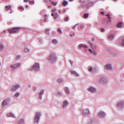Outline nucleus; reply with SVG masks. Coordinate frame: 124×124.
<instances>
[{"mask_svg":"<svg viewBox=\"0 0 124 124\" xmlns=\"http://www.w3.org/2000/svg\"><path fill=\"white\" fill-rule=\"evenodd\" d=\"M101 32H103L104 31V29L103 28H101Z\"/></svg>","mask_w":124,"mask_h":124,"instance_id":"obj_41","label":"nucleus"},{"mask_svg":"<svg viewBox=\"0 0 124 124\" xmlns=\"http://www.w3.org/2000/svg\"><path fill=\"white\" fill-rule=\"evenodd\" d=\"M51 15H52V16H53L54 17V13H52L51 14Z\"/></svg>","mask_w":124,"mask_h":124,"instance_id":"obj_48","label":"nucleus"},{"mask_svg":"<svg viewBox=\"0 0 124 124\" xmlns=\"http://www.w3.org/2000/svg\"><path fill=\"white\" fill-rule=\"evenodd\" d=\"M28 1V0H24L23 2H27Z\"/></svg>","mask_w":124,"mask_h":124,"instance_id":"obj_40","label":"nucleus"},{"mask_svg":"<svg viewBox=\"0 0 124 124\" xmlns=\"http://www.w3.org/2000/svg\"><path fill=\"white\" fill-rule=\"evenodd\" d=\"M46 15H44V16L45 17H46Z\"/></svg>","mask_w":124,"mask_h":124,"instance_id":"obj_51","label":"nucleus"},{"mask_svg":"<svg viewBox=\"0 0 124 124\" xmlns=\"http://www.w3.org/2000/svg\"><path fill=\"white\" fill-rule=\"evenodd\" d=\"M68 104V102L66 101H65L64 102L63 105V108H64Z\"/></svg>","mask_w":124,"mask_h":124,"instance_id":"obj_17","label":"nucleus"},{"mask_svg":"<svg viewBox=\"0 0 124 124\" xmlns=\"http://www.w3.org/2000/svg\"><path fill=\"white\" fill-rule=\"evenodd\" d=\"M34 69L36 70H40L39 64L38 63H36L33 66V68L31 69V70Z\"/></svg>","mask_w":124,"mask_h":124,"instance_id":"obj_4","label":"nucleus"},{"mask_svg":"<svg viewBox=\"0 0 124 124\" xmlns=\"http://www.w3.org/2000/svg\"><path fill=\"white\" fill-rule=\"evenodd\" d=\"M52 4L54 5V6H55V4L54 3V1H52Z\"/></svg>","mask_w":124,"mask_h":124,"instance_id":"obj_42","label":"nucleus"},{"mask_svg":"<svg viewBox=\"0 0 124 124\" xmlns=\"http://www.w3.org/2000/svg\"><path fill=\"white\" fill-rule=\"evenodd\" d=\"M23 122L24 120L22 118H21L18 121V123L20 124H22L23 123Z\"/></svg>","mask_w":124,"mask_h":124,"instance_id":"obj_18","label":"nucleus"},{"mask_svg":"<svg viewBox=\"0 0 124 124\" xmlns=\"http://www.w3.org/2000/svg\"><path fill=\"white\" fill-rule=\"evenodd\" d=\"M72 0H69V1H72Z\"/></svg>","mask_w":124,"mask_h":124,"instance_id":"obj_52","label":"nucleus"},{"mask_svg":"<svg viewBox=\"0 0 124 124\" xmlns=\"http://www.w3.org/2000/svg\"><path fill=\"white\" fill-rule=\"evenodd\" d=\"M104 69L107 70H110L112 69L111 66L110 64H107L104 66Z\"/></svg>","mask_w":124,"mask_h":124,"instance_id":"obj_7","label":"nucleus"},{"mask_svg":"<svg viewBox=\"0 0 124 124\" xmlns=\"http://www.w3.org/2000/svg\"><path fill=\"white\" fill-rule=\"evenodd\" d=\"M101 14H104V12H103V11H101Z\"/></svg>","mask_w":124,"mask_h":124,"instance_id":"obj_46","label":"nucleus"},{"mask_svg":"<svg viewBox=\"0 0 124 124\" xmlns=\"http://www.w3.org/2000/svg\"><path fill=\"white\" fill-rule=\"evenodd\" d=\"M21 65V64L20 63H18L15 64L13 65H11V67L12 70L13 69H16L19 67Z\"/></svg>","mask_w":124,"mask_h":124,"instance_id":"obj_5","label":"nucleus"},{"mask_svg":"<svg viewBox=\"0 0 124 124\" xmlns=\"http://www.w3.org/2000/svg\"><path fill=\"white\" fill-rule=\"evenodd\" d=\"M4 46L2 44H0V50H2L4 49Z\"/></svg>","mask_w":124,"mask_h":124,"instance_id":"obj_25","label":"nucleus"},{"mask_svg":"<svg viewBox=\"0 0 124 124\" xmlns=\"http://www.w3.org/2000/svg\"><path fill=\"white\" fill-rule=\"evenodd\" d=\"M19 29V28L18 27L14 28L12 30H9V33L10 34H12V33H17Z\"/></svg>","mask_w":124,"mask_h":124,"instance_id":"obj_3","label":"nucleus"},{"mask_svg":"<svg viewBox=\"0 0 124 124\" xmlns=\"http://www.w3.org/2000/svg\"><path fill=\"white\" fill-rule=\"evenodd\" d=\"M71 72L72 74H75L76 76H78V74L75 71H74L73 70H72L71 71Z\"/></svg>","mask_w":124,"mask_h":124,"instance_id":"obj_28","label":"nucleus"},{"mask_svg":"<svg viewBox=\"0 0 124 124\" xmlns=\"http://www.w3.org/2000/svg\"><path fill=\"white\" fill-rule=\"evenodd\" d=\"M19 95V93H17L15 94V96L16 97H18Z\"/></svg>","mask_w":124,"mask_h":124,"instance_id":"obj_30","label":"nucleus"},{"mask_svg":"<svg viewBox=\"0 0 124 124\" xmlns=\"http://www.w3.org/2000/svg\"><path fill=\"white\" fill-rule=\"evenodd\" d=\"M83 114L85 115L89 114V110L87 109L84 110L83 112Z\"/></svg>","mask_w":124,"mask_h":124,"instance_id":"obj_11","label":"nucleus"},{"mask_svg":"<svg viewBox=\"0 0 124 124\" xmlns=\"http://www.w3.org/2000/svg\"><path fill=\"white\" fill-rule=\"evenodd\" d=\"M40 114V113L39 112L35 113V116L34 120V123L39 122V120Z\"/></svg>","mask_w":124,"mask_h":124,"instance_id":"obj_2","label":"nucleus"},{"mask_svg":"<svg viewBox=\"0 0 124 124\" xmlns=\"http://www.w3.org/2000/svg\"><path fill=\"white\" fill-rule=\"evenodd\" d=\"M50 30L49 29H47L46 30L45 32L47 34H49L48 31Z\"/></svg>","mask_w":124,"mask_h":124,"instance_id":"obj_31","label":"nucleus"},{"mask_svg":"<svg viewBox=\"0 0 124 124\" xmlns=\"http://www.w3.org/2000/svg\"><path fill=\"white\" fill-rule=\"evenodd\" d=\"M105 115V113L102 112H100L98 113V116L99 117H104Z\"/></svg>","mask_w":124,"mask_h":124,"instance_id":"obj_8","label":"nucleus"},{"mask_svg":"<svg viewBox=\"0 0 124 124\" xmlns=\"http://www.w3.org/2000/svg\"><path fill=\"white\" fill-rule=\"evenodd\" d=\"M64 20L65 21H67L68 20V17H66L64 19Z\"/></svg>","mask_w":124,"mask_h":124,"instance_id":"obj_33","label":"nucleus"},{"mask_svg":"<svg viewBox=\"0 0 124 124\" xmlns=\"http://www.w3.org/2000/svg\"><path fill=\"white\" fill-rule=\"evenodd\" d=\"M56 15H54V19H56L58 17V16H56Z\"/></svg>","mask_w":124,"mask_h":124,"instance_id":"obj_43","label":"nucleus"},{"mask_svg":"<svg viewBox=\"0 0 124 124\" xmlns=\"http://www.w3.org/2000/svg\"><path fill=\"white\" fill-rule=\"evenodd\" d=\"M92 53H93V54L94 55H96L97 54L94 51H93V52Z\"/></svg>","mask_w":124,"mask_h":124,"instance_id":"obj_38","label":"nucleus"},{"mask_svg":"<svg viewBox=\"0 0 124 124\" xmlns=\"http://www.w3.org/2000/svg\"><path fill=\"white\" fill-rule=\"evenodd\" d=\"M57 81L59 83H61L62 82V80L61 79H58L57 80Z\"/></svg>","mask_w":124,"mask_h":124,"instance_id":"obj_32","label":"nucleus"},{"mask_svg":"<svg viewBox=\"0 0 124 124\" xmlns=\"http://www.w3.org/2000/svg\"><path fill=\"white\" fill-rule=\"evenodd\" d=\"M28 7V5H26V6H25V8H27Z\"/></svg>","mask_w":124,"mask_h":124,"instance_id":"obj_49","label":"nucleus"},{"mask_svg":"<svg viewBox=\"0 0 124 124\" xmlns=\"http://www.w3.org/2000/svg\"><path fill=\"white\" fill-rule=\"evenodd\" d=\"M46 18H45V20H44V21H45V22H46Z\"/></svg>","mask_w":124,"mask_h":124,"instance_id":"obj_50","label":"nucleus"},{"mask_svg":"<svg viewBox=\"0 0 124 124\" xmlns=\"http://www.w3.org/2000/svg\"><path fill=\"white\" fill-rule=\"evenodd\" d=\"M114 0V1H115L116 0Z\"/></svg>","mask_w":124,"mask_h":124,"instance_id":"obj_55","label":"nucleus"},{"mask_svg":"<svg viewBox=\"0 0 124 124\" xmlns=\"http://www.w3.org/2000/svg\"><path fill=\"white\" fill-rule=\"evenodd\" d=\"M121 103H118L117 105V106L118 108H121L122 107V103L121 102Z\"/></svg>","mask_w":124,"mask_h":124,"instance_id":"obj_21","label":"nucleus"},{"mask_svg":"<svg viewBox=\"0 0 124 124\" xmlns=\"http://www.w3.org/2000/svg\"><path fill=\"white\" fill-rule=\"evenodd\" d=\"M1 65V63H0V66Z\"/></svg>","mask_w":124,"mask_h":124,"instance_id":"obj_54","label":"nucleus"},{"mask_svg":"<svg viewBox=\"0 0 124 124\" xmlns=\"http://www.w3.org/2000/svg\"><path fill=\"white\" fill-rule=\"evenodd\" d=\"M65 92L67 94H69V91L68 90V88L67 87H65Z\"/></svg>","mask_w":124,"mask_h":124,"instance_id":"obj_20","label":"nucleus"},{"mask_svg":"<svg viewBox=\"0 0 124 124\" xmlns=\"http://www.w3.org/2000/svg\"><path fill=\"white\" fill-rule=\"evenodd\" d=\"M55 15H56V16H58V14L57 13H56Z\"/></svg>","mask_w":124,"mask_h":124,"instance_id":"obj_47","label":"nucleus"},{"mask_svg":"<svg viewBox=\"0 0 124 124\" xmlns=\"http://www.w3.org/2000/svg\"><path fill=\"white\" fill-rule=\"evenodd\" d=\"M19 8L21 9V10H23V8L22 6H21Z\"/></svg>","mask_w":124,"mask_h":124,"instance_id":"obj_44","label":"nucleus"},{"mask_svg":"<svg viewBox=\"0 0 124 124\" xmlns=\"http://www.w3.org/2000/svg\"><path fill=\"white\" fill-rule=\"evenodd\" d=\"M114 35L113 34L110 35L108 36V39L110 40L112 39L114 37Z\"/></svg>","mask_w":124,"mask_h":124,"instance_id":"obj_14","label":"nucleus"},{"mask_svg":"<svg viewBox=\"0 0 124 124\" xmlns=\"http://www.w3.org/2000/svg\"><path fill=\"white\" fill-rule=\"evenodd\" d=\"M69 62H70L71 64L72 65L73 64V62L71 60H70L69 61Z\"/></svg>","mask_w":124,"mask_h":124,"instance_id":"obj_45","label":"nucleus"},{"mask_svg":"<svg viewBox=\"0 0 124 124\" xmlns=\"http://www.w3.org/2000/svg\"><path fill=\"white\" fill-rule=\"evenodd\" d=\"M7 100H5L2 102V107H4L8 105V104L7 102Z\"/></svg>","mask_w":124,"mask_h":124,"instance_id":"obj_12","label":"nucleus"},{"mask_svg":"<svg viewBox=\"0 0 124 124\" xmlns=\"http://www.w3.org/2000/svg\"><path fill=\"white\" fill-rule=\"evenodd\" d=\"M29 4H31V3H32V4H34V1H29Z\"/></svg>","mask_w":124,"mask_h":124,"instance_id":"obj_34","label":"nucleus"},{"mask_svg":"<svg viewBox=\"0 0 124 124\" xmlns=\"http://www.w3.org/2000/svg\"><path fill=\"white\" fill-rule=\"evenodd\" d=\"M78 47L80 49L82 47H84L85 48V49H86L87 48V46L85 45H83L82 44H80L78 46Z\"/></svg>","mask_w":124,"mask_h":124,"instance_id":"obj_13","label":"nucleus"},{"mask_svg":"<svg viewBox=\"0 0 124 124\" xmlns=\"http://www.w3.org/2000/svg\"><path fill=\"white\" fill-rule=\"evenodd\" d=\"M6 10H11V6H6Z\"/></svg>","mask_w":124,"mask_h":124,"instance_id":"obj_22","label":"nucleus"},{"mask_svg":"<svg viewBox=\"0 0 124 124\" xmlns=\"http://www.w3.org/2000/svg\"><path fill=\"white\" fill-rule=\"evenodd\" d=\"M122 45L123 46H124V37L122 38Z\"/></svg>","mask_w":124,"mask_h":124,"instance_id":"obj_26","label":"nucleus"},{"mask_svg":"<svg viewBox=\"0 0 124 124\" xmlns=\"http://www.w3.org/2000/svg\"><path fill=\"white\" fill-rule=\"evenodd\" d=\"M122 24L123 23L122 22L118 23L116 25L117 27L118 28L121 27L122 26Z\"/></svg>","mask_w":124,"mask_h":124,"instance_id":"obj_15","label":"nucleus"},{"mask_svg":"<svg viewBox=\"0 0 124 124\" xmlns=\"http://www.w3.org/2000/svg\"><path fill=\"white\" fill-rule=\"evenodd\" d=\"M58 31L60 33H62V32L61 31V30L59 29V28H58Z\"/></svg>","mask_w":124,"mask_h":124,"instance_id":"obj_35","label":"nucleus"},{"mask_svg":"<svg viewBox=\"0 0 124 124\" xmlns=\"http://www.w3.org/2000/svg\"><path fill=\"white\" fill-rule=\"evenodd\" d=\"M89 52L91 53H92L93 52V51L91 49H89Z\"/></svg>","mask_w":124,"mask_h":124,"instance_id":"obj_37","label":"nucleus"},{"mask_svg":"<svg viewBox=\"0 0 124 124\" xmlns=\"http://www.w3.org/2000/svg\"><path fill=\"white\" fill-rule=\"evenodd\" d=\"M21 57V56L20 55L17 56L16 57V58L18 59H20Z\"/></svg>","mask_w":124,"mask_h":124,"instance_id":"obj_36","label":"nucleus"},{"mask_svg":"<svg viewBox=\"0 0 124 124\" xmlns=\"http://www.w3.org/2000/svg\"><path fill=\"white\" fill-rule=\"evenodd\" d=\"M105 16H107L108 17V18L110 20V21L111 22V18L110 17V16L109 14H107L106 15H105Z\"/></svg>","mask_w":124,"mask_h":124,"instance_id":"obj_29","label":"nucleus"},{"mask_svg":"<svg viewBox=\"0 0 124 124\" xmlns=\"http://www.w3.org/2000/svg\"><path fill=\"white\" fill-rule=\"evenodd\" d=\"M92 70V68L91 67L89 68V71L91 72V71Z\"/></svg>","mask_w":124,"mask_h":124,"instance_id":"obj_39","label":"nucleus"},{"mask_svg":"<svg viewBox=\"0 0 124 124\" xmlns=\"http://www.w3.org/2000/svg\"><path fill=\"white\" fill-rule=\"evenodd\" d=\"M7 116L8 117H15L14 115L11 113H9L7 115Z\"/></svg>","mask_w":124,"mask_h":124,"instance_id":"obj_16","label":"nucleus"},{"mask_svg":"<svg viewBox=\"0 0 124 124\" xmlns=\"http://www.w3.org/2000/svg\"><path fill=\"white\" fill-rule=\"evenodd\" d=\"M52 42L54 44H56L57 43V41L56 39H54L52 40Z\"/></svg>","mask_w":124,"mask_h":124,"instance_id":"obj_27","label":"nucleus"},{"mask_svg":"<svg viewBox=\"0 0 124 124\" xmlns=\"http://www.w3.org/2000/svg\"><path fill=\"white\" fill-rule=\"evenodd\" d=\"M44 90H42L40 91L39 93V96L40 98H41V96L44 93Z\"/></svg>","mask_w":124,"mask_h":124,"instance_id":"obj_19","label":"nucleus"},{"mask_svg":"<svg viewBox=\"0 0 124 124\" xmlns=\"http://www.w3.org/2000/svg\"><path fill=\"white\" fill-rule=\"evenodd\" d=\"M89 15L88 14L85 13V14L84 15V17L85 18H87Z\"/></svg>","mask_w":124,"mask_h":124,"instance_id":"obj_23","label":"nucleus"},{"mask_svg":"<svg viewBox=\"0 0 124 124\" xmlns=\"http://www.w3.org/2000/svg\"><path fill=\"white\" fill-rule=\"evenodd\" d=\"M67 3V1H65L64 0L62 2V4L64 6H65L66 5Z\"/></svg>","mask_w":124,"mask_h":124,"instance_id":"obj_24","label":"nucleus"},{"mask_svg":"<svg viewBox=\"0 0 124 124\" xmlns=\"http://www.w3.org/2000/svg\"><path fill=\"white\" fill-rule=\"evenodd\" d=\"M107 82V80L104 77H102L100 78L99 82H101L102 83H105Z\"/></svg>","mask_w":124,"mask_h":124,"instance_id":"obj_6","label":"nucleus"},{"mask_svg":"<svg viewBox=\"0 0 124 124\" xmlns=\"http://www.w3.org/2000/svg\"><path fill=\"white\" fill-rule=\"evenodd\" d=\"M20 87L19 85H15L12 87V91L16 90L17 89Z\"/></svg>","mask_w":124,"mask_h":124,"instance_id":"obj_9","label":"nucleus"},{"mask_svg":"<svg viewBox=\"0 0 124 124\" xmlns=\"http://www.w3.org/2000/svg\"><path fill=\"white\" fill-rule=\"evenodd\" d=\"M56 56L54 53H52L49 57L47 58V60L52 62H54L55 60L56 59Z\"/></svg>","mask_w":124,"mask_h":124,"instance_id":"obj_1","label":"nucleus"},{"mask_svg":"<svg viewBox=\"0 0 124 124\" xmlns=\"http://www.w3.org/2000/svg\"><path fill=\"white\" fill-rule=\"evenodd\" d=\"M59 11H60V12H62L61 11H60V10H59Z\"/></svg>","mask_w":124,"mask_h":124,"instance_id":"obj_53","label":"nucleus"},{"mask_svg":"<svg viewBox=\"0 0 124 124\" xmlns=\"http://www.w3.org/2000/svg\"><path fill=\"white\" fill-rule=\"evenodd\" d=\"M88 90L92 92H94L96 91V89L92 87H91L88 88Z\"/></svg>","mask_w":124,"mask_h":124,"instance_id":"obj_10","label":"nucleus"}]
</instances>
